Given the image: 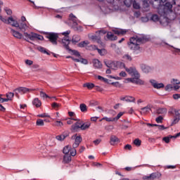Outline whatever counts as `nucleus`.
<instances>
[{
  "label": "nucleus",
  "mask_w": 180,
  "mask_h": 180,
  "mask_svg": "<svg viewBox=\"0 0 180 180\" xmlns=\"http://www.w3.org/2000/svg\"><path fill=\"white\" fill-rule=\"evenodd\" d=\"M79 109L83 113H86V112H88V107L85 103H81L79 105Z\"/></svg>",
  "instance_id": "29"
},
{
  "label": "nucleus",
  "mask_w": 180,
  "mask_h": 180,
  "mask_svg": "<svg viewBox=\"0 0 180 180\" xmlns=\"http://www.w3.org/2000/svg\"><path fill=\"white\" fill-rule=\"evenodd\" d=\"M70 33H71V31L70 30H68L62 33L63 36H65L62 39V44L63 47H65V46L70 45V43H71V40L70 39V36H68Z\"/></svg>",
  "instance_id": "5"
},
{
  "label": "nucleus",
  "mask_w": 180,
  "mask_h": 180,
  "mask_svg": "<svg viewBox=\"0 0 180 180\" xmlns=\"http://www.w3.org/2000/svg\"><path fill=\"white\" fill-rule=\"evenodd\" d=\"M180 120V117L178 118V117H174V119L173 120L172 124H171V126H174V124H176V123H178Z\"/></svg>",
  "instance_id": "45"
},
{
  "label": "nucleus",
  "mask_w": 180,
  "mask_h": 180,
  "mask_svg": "<svg viewBox=\"0 0 180 180\" xmlns=\"http://www.w3.org/2000/svg\"><path fill=\"white\" fill-rule=\"evenodd\" d=\"M79 130H81V122H77L71 126V131L72 133H77Z\"/></svg>",
  "instance_id": "11"
},
{
  "label": "nucleus",
  "mask_w": 180,
  "mask_h": 180,
  "mask_svg": "<svg viewBox=\"0 0 180 180\" xmlns=\"http://www.w3.org/2000/svg\"><path fill=\"white\" fill-rule=\"evenodd\" d=\"M179 98H180V94H173V98H174L175 100L179 99Z\"/></svg>",
  "instance_id": "64"
},
{
  "label": "nucleus",
  "mask_w": 180,
  "mask_h": 180,
  "mask_svg": "<svg viewBox=\"0 0 180 180\" xmlns=\"http://www.w3.org/2000/svg\"><path fill=\"white\" fill-rule=\"evenodd\" d=\"M71 150V146H66L63 148V153L65 155H68V153Z\"/></svg>",
  "instance_id": "36"
},
{
  "label": "nucleus",
  "mask_w": 180,
  "mask_h": 180,
  "mask_svg": "<svg viewBox=\"0 0 180 180\" xmlns=\"http://www.w3.org/2000/svg\"><path fill=\"white\" fill-rule=\"evenodd\" d=\"M123 58H125V60H128V61H131L132 58L131 56L129 54H126L123 56Z\"/></svg>",
  "instance_id": "55"
},
{
  "label": "nucleus",
  "mask_w": 180,
  "mask_h": 180,
  "mask_svg": "<svg viewBox=\"0 0 180 180\" xmlns=\"http://www.w3.org/2000/svg\"><path fill=\"white\" fill-rule=\"evenodd\" d=\"M63 162L65 164H70V162H71V155H65L63 157Z\"/></svg>",
  "instance_id": "31"
},
{
  "label": "nucleus",
  "mask_w": 180,
  "mask_h": 180,
  "mask_svg": "<svg viewBox=\"0 0 180 180\" xmlns=\"http://www.w3.org/2000/svg\"><path fill=\"white\" fill-rule=\"evenodd\" d=\"M82 141V137H81V136H76L75 143H77V144H81Z\"/></svg>",
  "instance_id": "43"
},
{
  "label": "nucleus",
  "mask_w": 180,
  "mask_h": 180,
  "mask_svg": "<svg viewBox=\"0 0 180 180\" xmlns=\"http://www.w3.org/2000/svg\"><path fill=\"white\" fill-rule=\"evenodd\" d=\"M175 6H176V4H174V0H172V3L167 1L165 4H162L158 13L162 16H164V18H167V19H169V20H174L176 15L172 8H175Z\"/></svg>",
  "instance_id": "2"
},
{
  "label": "nucleus",
  "mask_w": 180,
  "mask_h": 180,
  "mask_svg": "<svg viewBox=\"0 0 180 180\" xmlns=\"http://www.w3.org/2000/svg\"><path fill=\"white\" fill-rule=\"evenodd\" d=\"M102 120H106V122H115V118H109L108 117H104L103 118H102V120H100V122H102Z\"/></svg>",
  "instance_id": "41"
},
{
  "label": "nucleus",
  "mask_w": 180,
  "mask_h": 180,
  "mask_svg": "<svg viewBox=\"0 0 180 180\" xmlns=\"http://www.w3.org/2000/svg\"><path fill=\"white\" fill-rule=\"evenodd\" d=\"M152 108H153V105H148L146 107L142 108L141 109V115H146V113H149L150 111H151Z\"/></svg>",
  "instance_id": "18"
},
{
  "label": "nucleus",
  "mask_w": 180,
  "mask_h": 180,
  "mask_svg": "<svg viewBox=\"0 0 180 180\" xmlns=\"http://www.w3.org/2000/svg\"><path fill=\"white\" fill-rule=\"evenodd\" d=\"M37 126H44V121L41 119H38L36 122Z\"/></svg>",
  "instance_id": "42"
},
{
  "label": "nucleus",
  "mask_w": 180,
  "mask_h": 180,
  "mask_svg": "<svg viewBox=\"0 0 180 180\" xmlns=\"http://www.w3.org/2000/svg\"><path fill=\"white\" fill-rule=\"evenodd\" d=\"M80 126H81V130H86L91 127V122H80Z\"/></svg>",
  "instance_id": "22"
},
{
  "label": "nucleus",
  "mask_w": 180,
  "mask_h": 180,
  "mask_svg": "<svg viewBox=\"0 0 180 180\" xmlns=\"http://www.w3.org/2000/svg\"><path fill=\"white\" fill-rule=\"evenodd\" d=\"M120 101H125V102H135L136 98L131 96H126L120 98Z\"/></svg>",
  "instance_id": "21"
},
{
  "label": "nucleus",
  "mask_w": 180,
  "mask_h": 180,
  "mask_svg": "<svg viewBox=\"0 0 180 180\" xmlns=\"http://www.w3.org/2000/svg\"><path fill=\"white\" fill-rule=\"evenodd\" d=\"M133 8L134 9H140V4H139L137 2L134 1L133 3Z\"/></svg>",
  "instance_id": "52"
},
{
  "label": "nucleus",
  "mask_w": 180,
  "mask_h": 180,
  "mask_svg": "<svg viewBox=\"0 0 180 180\" xmlns=\"http://www.w3.org/2000/svg\"><path fill=\"white\" fill-rule=\"evenodd\" d=\"M155 127H158L159 130H165V129H168V127H165L164 125H158V124H156Z\"/></svg>",
  "instance_id": "57"
},
{
  "label": "nucleus",
  "mask_w": 180,
  "mask_h": 180,
  "mask_svg": "<svg viewBox=\"0 0 180 180\" xmlns=\"http://www.w3.org/2000/svg\"><path fill=\"white\" fill-rule=\"evenodd\" d=\"M101 141H102V140L98 139L94 141L93 143L94 144H95V146H98L101 143Z\"/></svg>",
  "instance_id": "61"
},
{
  "label": "nucleus",
  "mask_w": 180,
  "mask_h": 180,
  "mask_svg": "<svg viewBox=\"0 0 180 180\" xmlns=\"http://www.w3.org/2000/svg\"><path fill=\"white\" fill-rule=\"evenodd\" d=\"M168 110L166 108H160L156 110L157 115H166Z\"/></svg>",
  "instance_id": "24"
},
{
  "label": "nucleus",
  "mask_w": 180,
  "mask_h": 180,
  "mask_svg": "<svg viewBox=\"0 0 180 180\" xmlns=\"http://www.w3.org/2000/svg\"><path fill=\"white\" fill-rule=\"evenodd\" d=\"M136 80L135 82L136 85H144V81L140 79V73L135 75Z\"/></svg>",
  "instance_id": "23"
},
{
  "label": "nucleus",
  "mask_w": 180,
  "mask_h": 180,
  "mask_svg": "<svg viewBox=\"0 0 180 180\" xmlns=\"http://www.w3.org/2000/svg\"><path fill=\"white\" fill-rule=\"evenodd\" d=\"M107 39H108V40L115 41L117 39V36L110 32L107 33Z\"/></svg>",
  "instance_id": "27"
},
{
  "label": "nucleus",
  "mask_w": 180,
  "mask_h": 180,
  "mask_svg": "<svg viewBox=\"0 0 180 180\" xmlns=\"http://www.w3.org/2000/svg\"><path fill=\"white\" fill-rule=\"evenodd\" d=\"M127 72L130 74V75H132V77H136L137 74H139L137 70H136V68H129L125 69Z\"/></svg>",
  "instance_id": "15"
},
{
  "label": "nucleus",
  "mask_w": 180,
  "mask_h": 180,
  "mask_svg": "<svg viewBox=\"0 0 180 180\" xmlns=\"http://www.w3.org/2000/svg\"><path fill=\"white\" fill-rule=\"evenodd\" d=\"M93 65L96 70H101L103 67L102 62L99 59L93 60Z\"/></svg>",
  "instance_id": "14"
},
{
  "label": "nucleus",
  "mask_w": 180,
  "mask_h": 180,
  "mask_svg": "<svg viewBox=\"0 0 180 180\" xmlns=\"http://www.w3.org/2000/svg\"><path fill=\"white\" fill-rule=\"evenodd\" d=\"M177 137H180V132L177 133L174 136L169 135L167 136L163 137L162 141H165L167 144H168L171 140V139H177Z\"/></svg>",
  "instance_id": "12"
},
{
  "label": "nucleus",
  "mask_w": 180,
  "mask_h": 180,
  "mask_svg": "<svg viewBox=\"0 0 180 180\" xmlns=\"http://www.w3.org/2000/svg\"><path fill=\"white\" fill-rule=\"evenodd\" d=\"M120 141V140L119 139V138H117L116 136L115 135H112L110 136V144L111 146H115V144L116 143H119Z\"/></svg>",
  "instance_id": "20"
},
{
  "label": "nucleus",
  "mask_w": 180,
  "mask_h": 180,
  "mask_svg": "<svg viewBox=\"0 0 180 180\" xmlns=\"http://www.w3.org/2000/svg\"><path fill=\"white\" fill-rule=\"evenodd\" d=\"M70 155L72 157H75V155H77V149L75 148H72L70 149Z\"/></svg>",
  "instance_id": "44"
},
{
  "label": "nucleus",
  "mask_w": 180,
  "mask_h": 180,
  "mask_svg": "<svg viewBox=\"0 0 180 180\" xmlns=\"http://www.w3.org/2000/svg\"><path fill=\"white\" fill-rule=\"evenodd\" d=\"M112 32L115 34H117L118 36H120V34H126V33H127V30H112Z\"/></svg>",
  "instance_id": "25"
},
{
  "label": "nucleus",
  "mask_w": 180,
  "mask_h": 180,
  "mask_svg": "<svg viewBox=\"0 0 180 180\" xmlns=\"http://www.w3.org/2000/svg\"><path fill=\"white\" fill-rule=\"evenodd\" d=\"M97 78H98V79H99V81H102L103 82H105V83H109L108 79H106L101 75H98Z\"/></svg>",
  "instance_id": "37"
},
{
  "label": "nucleus",
  "mask_w": 180,
  "mask_h": 180,
  "mask_svg": "<svg viewBox=\"0 0 180 180\" xmlns=\"http://www.w3.org/2000/svg\"><path fill=\"white\" fill-rule=\"evenodd\" d=\"M136 77L127 79V81H129V82H131L132 84H136Z\"/></svg>",
  "instance_id": "53"
},
{
  "label": "nucleus",
  "mask_w": 180,
  "mask_h": 180,
  "mask_svg": "<svg viewBox=\"0 0 180 180\" xmlns=\"http://www.w3.org/2000/svg\"><path fill=\"white\" fill-rule=\"evenodd\" d=\"M63 125H64V124L61 121H56V126H57L58 127H61Z\"/></svg>",
  "instance_id": "56"
},
{
  "label": "nucleus",
  "mask_w": 180,
  "mask_h": 180,
  "mask_svg": "<svg viewBox=\"0 0 180 180\" xmlns=\"http://www.w3.org/2000/svg\"><path fill=\"white\" fill-rule=\"evenodd\" d=\"M72 27L75 32H77V33H81V32L84 30L82 26L72 25Z\"/></svg>",
  "instance_id": "32"
},
{
  "label": "nucleus",
  "mask_w": 180,
  "mask_h": 180,
  "mask_svg": "<svg viewBox=\"0 0 180 180\" xmlns=\"http://www.w3.org/2000/svg\"><path fill=\"white\" fill-rule=\"evenodd\" d=\"M90 39L91 40H93L94 41H96V43H98V44H100L101 46H103V42H102V39L101 38V35H96V34H94V35H91L90 37Z\"/></svg>",
  "instance_id": "10"
},
{
  "label": "nucleus",
  "mask_w": 180,
  "mask_h": 180,
  "mask_svg": "<svg viewBox=\"0 0 180 180\" xmlns=\"http://www.w3.org/2000/svg\"><path fill=\"white\" fill-rule=\"evenodd\" d=\"M147 41H150V38L147 37V36L142 35L139 37L136 35L129 39L128 47L133 51H140V43L144 44V43H147Z\"/></svg>",
  "instance_id": "3"
},
{
  "label": "nucleus",
  "mask_w": 180,
  "mask_h": 180,
  "mask_svg": "<svg viewBox=\"0 0 180 180\" xmlns=\"http://www.w3.org/2000/svg\"><path fill=\"white\" fill-rule=\"evenodd\" d=\"M79 41H81V37L79 35H73L72 38V44H77Z\"/></svg>",
  "instance_id": "26"
},
{
  "label": "nucleus",
  "mask_w": 180,
  "mask_h": 180,
  "mask_svg": "<svg viewBox=\"0 0 180 180\" xmlns=\"http://www.w3.org/2000/svg\"><path fill=\"white\" fill-rule=\"evenodd\" d=\"M64 47L66 50H68V51H69V53H72L73 56H75L76 57H79V58L81 57V53H79V51L77 50L71 49L70 48V45H66Z\"/></svg>",
  "instance_id": "13"
},
{
  "label": "nucleus",
  "mask_w": 180,
  "mask_h": 180,
  "mask_svg": "<svg viewBox=\"0 0 180 180\" xmlns=\"http://www.w3.org/2000/svg\"><path fill=\"white\" fill-rule=\"evenodd\" d=\"M11 22L13 23L11 24V26L13 27H18L21 32H24V36H25V40L26 41H28L30 43L29 40H32V41H34L36 40H44V37L43 35L39 34L37 33L34 32H30V34L26 32V29H27V25L26 22H18V20L13 18V17H9L8 18V24H11Z\"/></svg>",
  "instance_id": "1"
},
{
  "label": "nucleus",
  "mask_w": 180,
  "mask_h": 180,
  "mask_svg": "<svg viewBox=\"0 0 180 180\" xmlns=\"http://www.w3.org/2000/svg\"><path fill=\"white\" fill-rule=\"evenodd\" d=\"M69 20L72 22V26H78V18L75 16L72 13H70L69 15Z\"/></svg>",
  "instance_id": "16"
},
{
  "label": "nucleus",
  "mask_w": 180,
  "mask_h": 180,
  "mask_svg": "<svg viewBox=\"0 0 180 180\" xmlns=\"http://www.w3.org/2000/svg\"><path fill=\"white\" fill-rule=\"evenodd\" d=\"M150 83L155 89H161V88H164V86H165L162 83H158L154 79H150Z\"/></svg>",
  "instance_id": "9"
},
{
  "label": "nucleus",
  "mask_w": 180,
  "mask_h": 180,
  "mask_svg": "<svg viewBox=\"0 0 180 180\" xmlns=\"http://www.w3.org/2000/svg\"><path fill=\"white\" fill-rule=\"evenodd\" d=\"M25 64H27V65H33V62L32 60H25Z\"/></svg>",
  "instance_id": "63"
},
{
  "label": "nucleus",
  "mask_w": 180,
  "mask_h": 180,
  "mask_svg": "<svg viewBox=\"0 0 180 180\" xmlns=\"http://www.w3.org/2000/svg\"><path fill=\"white\" fill-rule=\"evenodd\" d=\"M39 95L41 96V98H43L44 99V98H49L50 99V97L49 95H47V94L44 93L43 91H39Z\"/></svg>",
  "instance_id": "40"
},
{
  "label": "nucleus",
  "mask_w": 180,
  "mask_h": 180,
  "mask_svg": "<svg viewBox=\"0 0 180 180\" xmlns=\"http://www.w3.org/2000/svg\"><path fill=\"white\" fill-rule=\"evenodd\" d=\"M83 86L84 88H88V89H92V88H95V84L94 83H85Z\"/></svg>",
  "instance_id": "35"
},
{
  "label": "nucleus",
  "mask_w": 180,
  "mask_h": 180,
  "mask_svg": "<svg viewBox=\"0 0 180 180\" xmlns=\"http://www.w3.org/2000/svg\"><path fill=\"white\" fill-rule=\"evenodd\" d=\"M11 33H12L13 36L16 39H23V34L12 28L11 29Z\"/></svg>",
  "instance_id": "17"
},
{
  "label": "nucleus",
  "mask_w": 180,
  "mask_h": 180,
  "mask_svg": "<svg viewBox=\"0 0 180 180\" xmlns=\"http://www.w3.org/2000/svg\"><path fill=\"white\" fill-rule=\"evenodd\" d=\"M131 145L130 144H127L125 146H124V150H129V151H131Z\"/></svg>",
  "instance_id": "60"
},
{
  "label": "nucleus",
  "mask_w": 180,
  "mask_h": 180,
  "mask_svg": "<svg viewBox=\"0 0 180 180\" xmlns=\"http://www.w3.org/2000/svg\"><path fill=\"white\" fill-rule=\"evenodd\" d=\"M32 91H39V89H29L26 87H18L14 89V92H19V94H27Z\"/></svg>",
  "instance_id": "7"
},
{
  "label": "nucleus",
  "mask_w": 180,
  "mask_h": 180,
  "mask_svg": "<svg viewBox=\"0 0 180 180\" xmlns=\"http://www.w3.org/2000/svg\"><path fill=\"white\" fill-rule=\"evenodd\" d=\"M6 98H8L10 101H12L13 97L15 96V94L13 92H8L6 94Z\"/></svg>",
  "instance_id": "39"
},
{
  "label": "nucleus",
  "mask_w": 180,
  "mask_h": 180,
  "mask_svg": "<svg viewBox=\"0 0 180 180\" xmlns=\"http://www.w3.org/2000/svg\"><path fill=\"white\" fill-rule=\"evenodd\" d=\"M37 50H38L41 53H43V54H46L47 56H50L51 54V52H50V51L46 49V48L41 46H38L37 48Z\"/></svg>",
  "instance_id": "19"
},
{
  "label": "nucleus",
  "mask_w": 180,
  "mask_h": 180,
  "mask_svg": "<svg viewBox=\"0 0 180 180\" xmlns=\"http://www.w3.org/2000/svg\"><path fill=\"white\" fill-rule=\"evenodd\" d=\"M51 106L53 109H58V108H60V104L57 103H53Z\"/></svg>",
  "instance_id": "51"
},
{
  "label": "nucleus",
  "mask_w": 180,
  "mask_h": 180,
  "mask_svg": "<svg viewBox=\"0 0 180 180\" xmlns=\"http://www.w3.org/2000/svg\"><path fill=\"white\" fill-rule=\"evenodd\" d=\"M151 4L155 9H158V11L161 9L163 4L167 2V0H151Z\"/></svg>",
  "instance_id": "6"
},
{
  "label": "nucleus",
  "mask_w": 180,
  "mask_h": 180,
  "mask_svg": "<svg viewBox=\"0 0 180 180\" xmlns=\"http://www.w3.org/2000/svg\"><path fill=\"white\" fill-rule=\"evenodd\" d=\"M45 37L54 46H57V40H58V34L56 32H44Z\"/></svg>",
  "instance_id": "4"
},
{
  "label": "nucleus",
  "mask_w": 180,
  "mask_h": 180,
  "mask_svg": "<svg viewBox=\"0 0 180 180\" xmlns=\"http://www.w3.org/2000/svg\"><path fill=\"white\" fill-rule=\"evenodd\" d=\"M1 20L4 22V23H7V25H12V23H13L12 21H10V24H8V20H6V18H4V17H3V18L1 19Z\"/></svg>",
  "instance_id": "62"
},
{
  "label": "nucleus",
  "mask_w": 180,
  "mask_h": 180,
  "mask_svg": "<svg viewBox=\"0 0 180 180\" xmlns=\"http://www.w3.org/2000/svg\"><path fill=\"white\" fill-rule=\"evenodd\" d=\"M122 115H124V112H119V113L117 114V115L115 117H114V120H115V122H117V120H119V118H120Z\"/></svg>",
  "instance_id": "49"
},
{
  "label": "nucleus",
  "mask_w": 180,
  "mask_h": 180,
  "mask_svg": "<svg viewBox=\"0 0 180 180\" xmlns=\"http://www.w3.org/2000/svg\"><path fill=\"white\" fill-rule=\"evenodd\" d=\"M105 65L108 68H112V65H115V62H111V63H106L105 62Z\"/></svg>",
  "instance_id": "47"
},
{
  "label": "nucleus",
  "mask_w": 180,
  "mask_h": 180,
  "mask_svg": "<svg viewBox=\"0 0 180 180\" xmlns=\"http://www.w3.org/2000/svg\"><path fill=\"white\" fill-rule=\"evenodd\" d=\"M32 104L34 106H36V108H40L41 106V101L39 100V98H36L33 100Z\"/></svg>",
  "instance_id": "28"
},
{
  "label": "nucleus",
  "mask_w": 180,
  "mask_h": 180,
  "mask_svg": "<svg viewBox=\"0 0 180 180\" xmlns=\"http://www.w3.org/2000/svg\"><path fill=\"white\" fill-rule=\"evenodd\" d=\"M88 44H89V41H81L80 43H79L77 44V46L80 47L81 49H82L84 47H86V46H88Z\"/></svg>",
  "instance_id": "34"
},
{
  "label": "nucleus",
  "mask_w": 180,
  "mask_h": 180,
  "mask_svg": "<svg viewBox=\"0 0 180 180\" xmlns=\"http://www.w3.org/2000/svg\"><path fill=\"white\" fill-rule=\"evenodd\" d=\"M133 143L136 146V147H140V146H141V140L139 139H136L134 140Z\"/></svg>",
  "instance_id": "38"
},
{
  "label": "nucleus",
  "mask_w": 180,
  "mask_h": 180,
  "mask_svg": "<svg viewBox=\"0 0 180 180\" xmlns=\"http://www.w3.org/2000/svg\"><path fill=\"white\" fill-rule=\"evenodd\" d=\"M171 82L173 84V85H179V84H180L179 80L176 79H172Z\"/></svg>",
  "instance_id": "50"
},
{
  "label": "nucleus",
  "mask_w": 180,
  "mask_h": 180,
  "mask_svg": "<svg viewBox=\"0 0 180 180\" xmlns=\"http://www.w3.org/2000/svg\"><path fill=\"white\" fill-rule=\"evenodd\" d=\"M4 11H6V13L8 15H12V11L11 10V8H6L4 9Z\"/></svg>",
  "instance_id": "59"
},
{
  "label": "nucleus",
  "mask_w": 180,
  "mask_h": 180,
  "mask_svg": "<svg viewBox=\"0 0 180 180\" xmlns=\"http://www.w3.org/2000/svg\"><path fill=\"white\" fill-rule=\"evenodd\" d=\"M96 50H97L100 56H106V54L108 53V52L106 51V49H100L99 48H96Z\"/></svg>",
  "instance_id": "33"
},
{
  "label": "nucleus",
  "mask_w": 180,
  "mask_h": 180,
  "mask_svg": "<svg viewBox=\"0 0 180 180\" xmlns=\"http://www.w3.org/2000/svg\"><path fill=\"white\" fill-rule=\"evenodd\" d=\"M150 20H153V22H160V24H162L161 20H160V17L157 14L152 15V16L150 18Z\"/></svg>",
  "instance_id": "30"
},
{
  "label": "nucleus",
  "mask_w": 180,
  "mask_h": 180,
  "mask_svg": "<svg viewBox=\"0 0 180 180\" xmlns=\"http://www.w3.org/2000/svg\"><path fill=\"white\" fill-rule=\"evenodd\" d=\"M174 117H180V110H174Z\"/></svg>",
  "instance_id": "48"
},
{
  "label": "nucleus",
  "mask_w": 180,
  "mask_h": 180,
  "mask_svg": "<svg viewBox=\"0 0 180 180\" xmlns=\"http://www.w3.org/2000/svg\"><path fill=\"white\" fill-rule=\"evenodd\" d=\"M174 88V86H172V84H167L165 89V91H169V89H172Z\"/></svg>",
  "instance_id": "58"
},
{
  "label": "nucleus",
  "mask_w": 180,
  "mask_h": 180,
  "mask_svg": "<svg viewBox=\"0 0 180 180\" xmlns=\"http://www.w3.org/2000/svg\"><path fill=\"white\" fill-rule=\"evenodd\" d=\"M162 120H164V117H162V116L161 115H160L155 119V122H157L158 123H162Z\"/></svg>",
  "instance_id": "46"
},
{
  "label": "nucleus",
  "mask_w": 180,
  "mask_h": 180,
  "mask_svg": "<svg viewBox=\"0 0 180 180\" xmlns=\"http://www.w3.org/2000/svg\"><path fill=\"white\" fill-rule=\"evenodd\" d=\"M140 68H141L142 72H144L145 74H148L153 71V68H151L146 64H141Z\"/></svg>",
  "instance_id": "8"
},
{
  "label": "nucleus",
  "mask_w": 180,
  "mask_h": 180,
  "mask_svg": "<svg viewBox=\"0 0 180 180\" xmlns=\"http://www.w3.org/2000/svg\"><path fill=\"white\" fill-rule=\"evenodd\" d=\"M79 63H82V64H88V60L84 58H80V61Z\"/></svg>",
  "instance_id": "54"
}]
</instances>
